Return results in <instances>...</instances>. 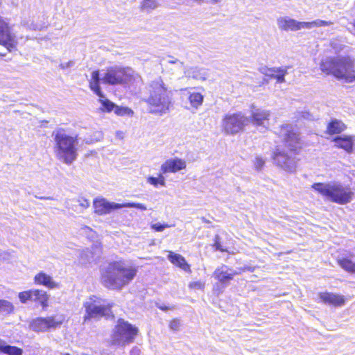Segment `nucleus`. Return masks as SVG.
<instances>
[{
	"mask_svg": "<svg viewBox=\"0 0 355 355\" xmlns=\"http://www.w3.org/2000/svg\"><path fill=\"white\" fill-rule=\"evenodd\" d=\"M240 273L232 270L226 265H222L216 268L213 272V276L219 283L225 286L232 281L235 275Z\"/></svg>",
	"mask_w": 355,
	"mask_h": 355,
	"instance_id": "2eb2a0df",
	"label": "nucleus"
},
{
	"mask_svg": "<svg viewBox=\"0 0 355 355\" xmlns=\"http://www.w3.org/2000/svg\"><path fill=\"white\" fill-rule=\"evenodd\" d=\"M141 8L143 10L150 11L157 8V2L155 0H143Z\"/></svg>",
	"mask_w": 355,
	"mask_h": 355,
	"instance_id": "f704fd0d",
	"label": "nucleus"
},
{
	"mask_svg": "<svg viewBox=\"0 0 355 355\" xmlns=\"http://www.w3.org/2000/svg\"><path fill=\"white\" fill-rule=\"evenodd\" d=\"M18 42L16 36L12 32L9 24L0 18V45L5 47L8 51L12 52L17 49Z\"/></svg>",
	"mask_w": 355,
	"mask_h": 355,
	"instance_id": "4468645a",
	"label": "nucleus"
},
{
	"mask_svg": "<svg viewBox=\"0 0 355 355\" xmlns=\"http://www.w3.org/2000/svg\"><path fill=\"white\" fill-rule=\"evenodd\" d=\"M288 67H266L263 69V73L268 79H275L277 83H282L285 82V76L288 73Z\"/></svg>",
	"mask_w": 355,
	"mask_h": 355,
	"instance_id": "6ab92c4d",
	"label": "nucleus"
},
{
	"mask_svg": "<svg viewBox=\"0 0 355 355\" xmlns=\"http://www.w3.org/2000/svg\"><path fill=\"white\" fill-rule=\"evenodd\" d=\"M187 164L184 159L180 158L169 159L161 166L162 173H176L186 168Z\"/></svg>",
	"mask_w": 355,
	"mask_h": 355,
	"instance_id": "f3484780",
	"label": "nucleus"
},
{
	"mask_svg": "<svg viewBox=\"0 0 355 355\" xmlns=\"http://www.w3.org/2000/svg\"><path fill=\"white\" fill-rule=\"evenodd\" d=\"M100 81L101 78L98 70L92 71L91 78L89 80V87L98 97L103 98L104 94L100 86Z\"/></svg>",
	"mask_w": 355,
	"mask_h": 355,
	"instance_id": "b1692460",
	"label": "nucleus"
},
{
	"mask_svg": "<svg viewBox=\"0 0 355 355\" xmlns=\"http://www.w3.org/2000/svg\"><path fill=\"white\" fill-rule=\"evenodd\" d=\"M346 129L347 125L343 121L338 119H331L327 125L325 132L331 136L340 134Z\"/></svg>",
	"mask_w": 355,
	"mask_h": 355,
	"instance_id": "393cba45",
	"label": "nucleus"
},
{
	"mask_svg": "<svg viewBox=\"0 0 355 355\" xmlns=\"http://www.w3.org/2000/svg\"><path fill=\"white\" fill-rule=\"evenodd\" d=\"M265 162L261 157H256L254 166L255 168L258 171L261 170L264 166Z\"/></svg>",
	"mask_w": 355,
	"mask_h": 355,
	"instance_id": "ea45409f",
	"label": "nucleus"
},
{
	"mask_svg": "<svg viewBox=\"0 0 355 355\" xmlns=\"http://www.w3.org/2000/svg\"><path fill=\"white\" fill-rule=\"evenodd\" d=\"M169 327L173 331H178L180 327V320L178 318H173L169 322Z\"/></svg>",
	"mask_w": 355,
	"mask_h": 355,
	"instance_id": "4c0bfd02",
	"label": "nucleus"
},
{
	"mask_svg": "<svg viewBox=\"0 0 355 355\" xmlns=\"http://www.w3.org/2000/svg\"><path fill=\"white\" fill-rule=\"evenodd\" d=\"M313 189L331 202L338 205L350 202L354 196L352 189L340 182L333 181L329 183L315 182L311 185Z\"/></svg>",
	"mask_w": 355,
	"mask_h": 355,
	"instance_id": "20e7f679",
	"label": "nucleus"
},
{
	"mask_svg": "<svg viewBox=\"0 0 355 355\" xmlns=\"http://www.w3.org/2000/svg\"><path fill=\"white\" fill-rule=\"evenodd\" d=\"M159 309L163 311H167L168 310H170V309H174V306H166V305H159L157 306Z\"/></svg>",
	"mask_w": 355,
	"mask_h": 355,
	"instance_id": "a19ab883",
	"label": "nucleus"
},
{
	"mask_svg": "<svg viewBox=\"0 0 355 355\" xmlns=\"http://www.w3.org/2000/svg\"><path fill=\"white\" fill-rule=\"evenodd\" d=\"M83 202L81 205L84 207H88L89 206V202L87 200L83 199Z\"/></svg>",
	"mask_w": 355,
	"mask_h": 355,
	"instance_id": "79ce46f5",
	"label": "nucleus"
},
{
	"mask_svg": "<svg viewBox=\"0 0 355 355\" xmlns=\"http://www.w3.org/2000/svg\"><path fill=\"white\" fill-rule=\"evenodd\" d=\"M0 353L7 355H22L23 350L18 347L6 345L0 342Z\"/></svg>",
	"mask_w": 355,
	"mask_h": 355,
	"instance_id": "bb28decb",
	"label": "nucleus"
},
{
	"mask_svg": "<svg viewBox=\"0 0 355 355\" xmlns=\"http://www.w3.org/2000/svg\"><path fill=\"white\" fill-rule=\"evenodd\" d=\"M170 63L174 64V63H175V61L172 60V61L170 62Z\"/></svg>",
	"mask_w": 355,
	"mask_h": 355,
	"instance_id": "49530a36",
	"label": "nucleus"
},
{
	"mask_svg": "<svg viewBox=\"0 0 355 355\" xmlns=\"http://www.w3.org/2000/svg\"><path fill=\"white\" fill-rule=\"evenodd\" d=\"M99 102L102 105V107L101 108L102 111L107 112H111L112 111H114L116 105L114 104L111 101H110L109 99H99Z\"/></svg>",
	"mask_w": 355,
	"mask_h": 355,
	"instance_id": "473e14b6",
	"label": "nucleus"
},
{
	"mask_svg": "<svg viewBox=\"0 0 355 355\" xmlns=\"http://www.w3.org/2000/svg\"><path fill=\"white\" fill-rule=\"evenodd\" d=\"M270 116L269 110L255 109L252 111L250 121L256 125H262L265 121H268Z\"/></svg>",
	"mask_w": 355,
	"mask_h": 355,
	"instance_id": "4be33fe9",
	"label": "nucleus"
},
{
	"mask_svg": "<svg viewBox=\"0 0 355 355\" xmlns=\"http://www.w3.org/2000/svg\"><path fill=\"white\" fill-rule=\"evenodd\" d=\"M275 135L282 139L284 146L290 152L297 153L302 149L300 133L293 129L291 125L288 124L280 125Z\"/></svg>",
	"mask_w": 355,
	"mask_h": 355,
	"instance_id": "6e6552de",
	"label": "nucleus"
},
{
	"mask_svg": "<svg viewBox=\"0 0 355 355\" xmlns=\"http://www.w3.org/2000/svg\"><path fill=\"white\" fill-rule=\"evenodd\" d=\"M212 248L215 251H219L221 252H229L227 248L223 245L221 239L219 235L216 234L213 239Z\"/></svg>",
	"mask_w": 355,
	"mask_h": 355,
	"instance_id": "7c9ffc66",
	"label": "nucleus"
},
{
	"mask_svg": "<svg viewBox=\"0 0 355 355\" xmlns=\"http://www.w3.org/2000/svg\"><path fill=\"white\" fill-rule=\"evenodd\" d=\"M63 322V317L50 315L35 318L30 322L29 326L35 332H46L60 327Z\"/></svg>",
	"mask_w": 355,
	"mask_h": 355,
	"instance_id": "f8f14e48",
	"label": "nucleus"
},
{
	"mask_svg": "<svg viewBox=\"0 0 355 355\" xmlns=\"http://www.w3.org/2000/svg\"><path fill=\"white\" fill-rule=\"evenodd\" d=\"M279 28L283 31H295L302 28V21H297L288 17H280L277 19Z\"/></svg>",
	"mask_w": 355,
	"mask_h": 355,
	"instance_id": "aec40b11",
	"label": "nucleus"
},
{
	"mask_svg": "<svg viewBox=\"0 0 355 355\" xmlns=\"http://www.w3.org/2000/svg\"><path fill=\"white\" fill-rule=\"evenodd\" d=\"M188 287L190 290H203L205 288V283L202 281L191 282L189 284Z\"/></svg>",
	"mask_w": 355,
	"mask_h": 355,
	"instance_id": "c9c22d12",
	"label": "nucleus"
},
{
	"mask_svg": "<svg viewBox=\"0 0 355 355\" xmlns=\"http://www.w3.org/2000/svg\"><path fill=\"white\" fill-rule=\"evenodd\" d=\"M281 157H286V159H288V157L287 155V154L286 153H284V151H281V150H275L273 154H272V159L277 162H279V159Z\"/></svg>",
	"mask_w": 355,
	"mask_h": 355,
	"instance_id": "e433bc0d",
	"label": "nucleus"
},
{
	"mask_svg": "<svg viewBox=\"0 0 355 355\" xmlns=\"http://www.w3.org/2000/svg\"><path fill=\"white\" fill-rule=\"evenodd\" d=\"M135 268L123 267L119 262L114 261L101 274V282L108 289H121L135 277Z\"/></svg>",
	"mask_w": 355,
	"mask_h": 355,
	"instance_id": "7ed1b4c3",
	"label": "nucleus"
},
{
	"mask_svg": "<svg viewBox=\"0 0 355 355\" xmlns=\"http://www.w3.org/2000/svg\"><path fill=\"white\" fill-rule=\"evenodd\" d=\"M114 113L117 116H132L134 114V112L132 109L128 107H123V106H119L116 105V107L114 109Z\"/></svg>",
	"mask_w": 355,
	"mask_h": 355,
	"instance_id": "2f4dec72",
	"label": "nucleus"
},
{
	"mask_svg": "<svg viewBox=\"0 0 355 355\" xmlns=\"http://www.w3.org/2000/svg\"><path fill=\"white\" fill-rule=\"evenodd\" d=\"M337 263L345 271L355 273V262L349 257H342L336 260Z\"/></svg>",
	"mask_w": 355,
	"mask_h": 355,
	"instance_id": "a878e982",
	"label": "nucleus"
},
{
	"mask_svg": "<svg viewBox=\"0 0 355 355\" xmlns=\"http://www.w3.org/2000/svg\"><path fill=\"white\" fill-rule=\"evenodd\" d=\"M318 296L322 303L334 307L342 306L346 302L345 296L338 293L325 291L319 293Z\"/></svg>",
	"mask_w": 355,
	"mask_h": 355,
	"instance_id": "dca6fc26",
	"label": "nucleus"
},
{
	"mask_svg": "<svg viewBox=\"0 0 355 355\" xmlns=\"http://www.w3.org/2000/svg\"><path fill=\"white\" fill-rule=\"evenodd\" d=\"M331 24H333V22L331 21L317 19L312 21H302V28H311L313 27L330 26Z\"/></svg>",
	"mask_w": 355,
	"mask_h": 355,
	"instance_id": "cd10ccee",
	"label": "nucleus"
},
{
	"mask_svg": "<svg viewBox=\"0 0 355 355\" xmlns=\"http://www.w3.org/2000/svg\"><path fill=\"white\" fill-rule=\"evenodd\" d=\"M203 96L199 92H193L189 96V101L191 106L198 107L203 102Z\"/></svg>",
	"mask_w": 355,
	"mask_h": 355,
	"instance_id": "c85d7f7f",
	"label": "nucleus"
},
{
	"mask_svg": "<svg viewBox=\"0 0 355 355\" xmlns=\"http://www.w3.org/2000/svg\"><path fill=\"white\" fill-rule=\"evenodd\" d=\"M332 141L336 148L343 149L347 153L351 154L354 151V137L351 135H343L335 137Z\"/></svg>",
	"mask_w": 355,
	"mask_h": 355,
	"instance_id": "a211bd4d",
	"label": "nucleus"
},
{
	"mask_svg": "<svg viewBox=\"0 0 355 355\" xmlns=\"http://www.w3.org/2000/svg\"><path fill=\"white\" fill-rule=\"evenodd\" d=\"M147 182L155 187L158 186H165V180L162 174H159L158 177L150 176L147 178Z\"/></svg>",
	"mask_w": 355,
	"mask_h": 355,
	"instance_id": "72a5a7b5",
	"label": "nucleus"
},
{
	"mask_svg": "<svg viewBox=\"0 0 355 355\" xmlns=\"http://www.w3.org/2000/svg\"><path fill=\"white\" fill-rule=\"evenodd\" d=\"M169 261L174 266L181 268L185 272H191L190 265L187 263L185 258L180 254L169 251L167 255Z\"/></svg>",
	"mask_w": 355,
	"mask_h": 355,
	"instance_id": "412c9836",
	"label": "nucleus"
},
{
	"mask_svg": "<svg viewBox=\"0 0 355 355\" xmlns=\"http://www.w3.org/2000/svg\"><path fill=\"white\" fill-rule=\"evenodd\" d=\"M123 207L137 208L142 211H146L147 209L146 206L141 203L127 202L119 204L110 202L105 198H98L94 200V212L100 216L110 214L115 209Z\"/></svg>",
	"mask_w": 355,
	"mask_h": 355,
	"instance_id": "1a4fd4ad",
	"label": "nucleus"
},
{
	"mask_svg": "<svg viewBox=\"0 0 355 355\" xmlns=\"http://www.w3.org/2000/svg\"><path fill=\"white\" fill-rule=\"evenodd\" d=\"M169 227H170V225L168 224H161L159 223H155L151 225V228L156 232H162L164 229Z\"/></svg>",
	"mask_w": 355,
	"mask_h": 355,
	"instance_id": "58836bf2",
	"label": "nucleus"
},
{
	"mask_svg": "<svg viewBox=\"0 0 355 355\" xmlns=\"http://www.w3.org/2000/svg\"><path fill=\"white\" fill-rule=\"evenodd\" d=\"M320 69L323 75L345 83L355 82V62L349 55L325 58L320 62Z\"/></svg>",
	"mask_w": 355,
	"mask_h": 355,
	"instance_id": "f257e3e1",
	"label": "nucleus"
},
{
	"mask_svg": "<svg viewBox=\"0 0 355 355\" xmlns=\"http://www.w3.org/2000/svg\"><path fill=\"white\" fill-rule=\"evenodd\" d=\"M139 334V329L123 318L117 320L113 332V343L123 345L132 343Z\"/></svg>",
	"mask_w": 355,
	"mask_h": 355,
	"instance_id": "0eeeda50",
	"label": "nucleus"
},
{
	"mask_svg": "<svg viewBox=\"0 0 355 355\" xmlns=\"http://www.w3.org/2000/svg\"><path fill=\"white\" fill-rule=\"evenodd\" d=\"M103 301L102 298L95 295L89 297L88 301L83 303V307L85 310L83 322H89L93 319L99 320L102 318H114V314L112 311L114 303L110 302L107 304H101Z\"/></svg>",
	"mask_w": 355,
	"mask_h": 355,
	"instance_id": "423d86ee",
	"label": "nucleus"
},
{
	"mask_svg": "<svg viewBox=\"0 0 355 355\" xmlns=\"http://www.w3.org/2000/svg\"><path fill=\"white\" fill-rule=\"evenodd\" d=\"M34 283L36 285H42L49 288L58 287V284L55 283L52 277L44 272L37 273L34 277Z\"/></svg>",
	"mask_w": 355,
	"mask_h": 355,
	"instance_id": "5701e85b",
	"label": "nucleus"
},
{
	"mask_svg": "<svg viewBox=\"0 0 355 355\" xmlns=\"http://www.w3.org/2000/svg\"><path fill=\"white\" fill-rule=\"evenodd\" d=\"M248 121L241 112L225 114L222 121L223 130L227 135H235L244 130Z\"/></svg>",
	"mask_w": 355,
	"mask_h": 355,
	"instance_id": "9d476101",
	"label": "nucleus"
},
{
	"mask_svg": "<svg viewBox=\"0 0 355 355\" xmlns=\"http://www.w3.org/2000/svg\"><path fill=\"white\" fill-rule=\"evenodd\" d=\"M18 297L21 303L29 302L40 305L43 309L49 306V296L46 291L42 289H28L19 293Z\"/></svg>",
	"mask_w": 355,
	"mask_h": 355,
	"instance_id": "9b49d317",
	"label": "nucleus"
},
{
	"mask_svg": "<svg viewBox=\"0 0 355 355\" xmlns=\"http://www.w3.org/2000/svg\"><path fill=\"white\" fill-rule=\"evenodd\" d=\"M213 3H217L219 1V0H211Z\"/></svg>",
	"mask_w": 355,
	"mask_h": 355,
	"instance_id": "37998d69",
	"label": "nucleus"
},
{
	"mask_svg": "<svg viewBox=\"0 0 355 355\" xmlns=\"http://www.w3.org/2000/svg\"><path fill=\"white\" fill-rule=\"evenodd\" d=\"M171 92L162 81H153L150 85V92L146 103L150 112L162 115L168 112L172 107Z\"/></svg>",
	"mask_w": 355,
	"mask_h": 355,
	"instance_id": "f03ea898",
	"label": "nucleus"
},
{
	"mask_svg": "<svg viewBox=\"0 0 355 355\" xmlns=\"http://www.w3.org/2000/svg\"><path fill=\"white\" fill-rule=\"evenodd\" d=\"M5 55H5L4 53H0V56H1V57H4Z\"/></svg>",
	"mask_w": 355,
	"mask_h": 355,
	"instance_id": "a18cd8bd",
	"label": "nucleus"
},
{
	"mask_svg": "<svg viewBox=\"0 0 355 355\" xmlns=\"http://www.w3.org/2000/svg\"><path fill=\"white\" fill-rule=\"evenodd\" d=\"M14 310L15 306L12 302L6 300H0V312L10 314L13 313Z\"/></svg>",
	"mask_w": 355,
	"mask_h": 355,
	"instance_id": "c756f323",
	"label": "nucleus"
},
{
	"mask_svg": "<svg viewBox=\"0 0 355 355\" xmlns=\"http://www.w3.org/2000/svg\"><path fill=\"white\" fill-rule=\"evenodd\" d=\"M55 146L54 150L57 157L62 159L67 164L73 162L78 156L77 145L78 135H67L66 130L58 128L53 132Z\"/></svg>",
	"mask_w": 355,
	"mask_h": 355,
	"instance_id": "39448f33",
	"label": "nucleus"
},
{
	"mask_svg": "<svg viewBox=\"0 0 355 355\" xmlns=\"http://www.w3.org/2000/svg\"><path fill=\"white\" fill-rule=\"evenodd\" d=\"M352 26H353V27L354 28V31H355V21L352 23Z\"/></svg>",
	"mask_w": 355,
	"mask_h": 355,
	"instance_id": "c03bdc74",
	"label": "nucleus"
},
{
	"mask_svg": "<svg viewBox=\"0 0 355 355\" xmlns=\"http://www.w3.org/2000/svg\"><path fill=\"white\" fill-rule=\"evenodd\" d=\"M125 67H110L104 73L101 80L103 84L117 85L126 84L131 79V76L127 72Z\"/></svg>",
	"mask_w": 355,
	"mask_h": 355,
	"instance_id": "ddd939ff",
	"label": "nucleus"
}]
</instances>
